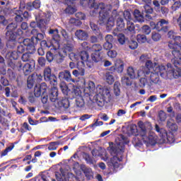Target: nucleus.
<instances>
[{
	"instance_id": "1",
	"label": "nucleus",
	"mask_w": 181,
	"mask_h": 181,
	"mask_svg": "<svg viewBox=\"0 0 181 181\" xmlns=\"http://www.w3.org/2000/svg\"><path fill=\"white\" fill-rule=\"evenodd\" d=\"M98 9H100L99 12V24L100 25H107V28L111 29L114 25H115V19L117 20V30L121 32L124 28H125V23L124 22V18H122L119 15L117 14V11L114 10L112 15L110 17V11L112 9L111 5L104 4L103 3H100L97 6Z\"/></svg>"
},
{
	"instance_id": "2",
	"label": "nucleus",
	"mask_w": 181,
	"mask_h": 181,
	"mask_svg": "<svg viewBox=\"0 0 181 181\" xmlns=\"http://www.w3.org/2000/svg\"><path fill=\"white\" fill-rule=\"evenodd\" d=\"M128 142H129V140L126 138L125 136L121 134L119 136L118 139H116L115 144H110L108 150L113 157L110 159L108 158V156H106L105 158H104V160L107 162V165L109 166L110 169L115 170L119 168L121 158H119L118 155H119L121 152H124V145H125V144H128Z\"/></svg>"
},
{
	"instance_id": "3",
	"label": "nucleus",
	"mask_w": 181,
	"mask_h": 181,
	"mask_svg": "<svg viewBox=\"0 0 181 181\" xmlns=\"http://www.w3.org/2000/svg\"><path fill=\"white\" fill-rule=\"evenodd\" d=\"M86 90H89L88 95H91L93 93H96L94 100L98 107H104L105 103L111 101V90L107 87L103 88V86H98L95 88L94 82L89 81Z\"/></svg>"
},
{
	"instance_id": "4",
	"label": "nucleus",
	"mask_w": 181,
	"mask_h": 181,
	"mask_svg": "<svg viewBox=\"0 0 181 181\" xmlns=\"http://www.w3.org/2000/svg\"><path fill=\"white\" fill-rule=\"evenodd\" d=\"M168 47L172 50V54L174 58L171 59V63L174 64L176 69L181 70V37L177 35L172 41L168 43Z\"/></svg>"
},
{
	"instance_id": "5",
	"label": "nucleus",
	"mask_w": 181,
	"mask_h": 181,
	"mask_svg": "<svg viewBox=\"0 0 181 181\" xmlns=\"http://www.w3.org/2000/svg\"><path fill=\"white\" fill-rule=\"evenodd\" d=\"M31 35H33L31 40L29 38H26L23 41L22 43V45L25 47L26 49L28 50V52H33L34 50H35V45H36L37 42L43 40L45 37L43 34L39 33L37 29L32 30Z\"/></svg>"
},
{
	"instance_id": "6",
	"label": "nucleus",
	"mask_w": 181,
	"mask_h": 181,
	"mask_svg": "<svg viewBox=\"0 0 181 181\" xmlns=\"http://www.w3.org/2000/svg\"><path fill=\"white\" fill-rule=\"evenodd\" d=\"M139 127L141 129L140 135L144 142H148L149 144H156V137L153 136V134H148L152 130V124L149 122L143 123L139 122Z\"/></svg>"
},
{
	"instance_id": "7",
	"label": "nucleus",
	"mask_w": 181,
	"mask_h": 181,
	"mask_svg": "<svg viewBox=\"0 0 181 181\" xmlns=\"http://www.w3.org/2000/svg\"><path fill=\"white\" fill-rule=\"evenodd\" d=\"M158 73L163 78H176L179 76V71L175 70L171 64H168L166 66L161 65L158 67Z\"/></svg>"
},
{
	"instance_id": "8",
	"label": "nucleus",
	"mask_w": 181,
	"mask_h": 181,
	"mask_svg": "<svg viewBox=\"0 0 181 181\" xmlns=\"http://www.w3.org/2000/svg\"><path fill=\"white\" fill-rule=\"evenodd\" d=\"M143 77L140 79L141 82L143 83L148 84H160V80H159V75L156 72H152L151 71H146L143 74Z\"/></svg>"
},
{
	"instance_id": "9",
	"label": "nucleus",
	"mask_w": 181,
	"mask_h": 181,
	"mask_svg": "<svg viewBox=\"0 0 181 181\" xmlns=\"http://www.w3.org/2000/svg\"><path fill=\"white\" fill-rule=\"evenodd\" d=\"M44 80L47 83H49L51 86H57V77L53 74H52V69L50 67H47L44 69L43 74Z\"/></svg>"
},
{
	"instance_id": "10",
	"label": "nucleus",
	"mask_w": 181,
	"mask_h": 181,
	"mask_svg": "<svg viewBox=\"0 0 181 181\" xmlns=\"http://www.w3.org/2000/svg\"><path fill=\"white\" fill-rule=\"evenodd\" d=\"M64 56L69 54V59L74 62V60H78V57L74 52H73V45L70 44L64 45V47L59 49Z\"/></svg>"
},
{
	"instance_id": "11",
	"label": "nucleus",
	"mask_w": 181,
	"mask_h": 181,
	"mask_svg": "<svg viewBox=\"0 0 181 181\" xmlns=\"http://www.w3.org/2000/svg\"><path fill=\"white\" fill-rule=\"evenodd\" d=\"M144 70H145V66H141L138 72L136 69H134L132 66H129L127 70V76L130 78H138V77H142L144 74Z\"/></svg>"
},
{
	"instance_id": "12",
	"label": "nucleus",
	"mask_w": 181,
	"mask_h": 181,
	"mask_svg": "<svg viewBox=\"0 0 181 181\" xmlns=\"http://www.w3.org/2000/svg\"><path fill=\"white\" fill-rule=\"evenodd\" d=\"M47 88V86L46 83H42L41 84H37L34 88V95L37 98H39L42 94L46 93V90Z\"/></svg>"
},
{
	"instance_id": "13",
	"label": "nucleus",
	"mask_w": 181,
	"mask_h": 181,
	"mask_svg": "<svg viewBox=\"0 0 181 181\" xmlns=\"http://www.w3.org/2000/svg\"><path fill=\"white\" fill-rule=\"evenodd\" d=\"M58 77L60 80H65L68 83H76V79L71 77V73L69 70L59 72Z\"/></svg>"
},
{
	"instance_id": "14",
	"label": "nucleus",
	"mask_w": 181,
	"mask_h": 181,
	"mask_svg": "<svg viewBox=\"0 0 181 181\" xmlns=\"http://www.w3.org/2000/svg\"><path fill=\"white\" fill-rule=\"evenodd\" d=\"M168 25H169L168 21L161 19L156 23V25H155V29L158 30V32H160V30H163V32H168L169 30Z\"/></svg>"
},
{
	"instance_id": "15",
	"label": "nucleus",
	"mask_w": 181,
	"mask_h": 181,
	"mask_svg": "<svg viewBox=\"0 0 181 181\" xmlns=\"http://www.w3.org/2000/svg\"><path fill=\"white\" fill-rule=\"evenodd\" d=\"M155 129L157 132L160 133V137L161 138L160 144H165V142H166V139L169 141V137L168 136V132H166V129L159 127V125L158 124L155 125Z\"/></svg>"
},
{
	"instance_id": "16",
	"label": "nucleus",
	"mask_w": 181,
	"mask_h": 181,
	"mask_svg": "<svg viewBox=\"0 0 181 181\" xmlns=\"http://www.w3.org/2000/svg\"><path fill=\"white\" fill-rule=\"evenodd\" d=\"M124 33L127 35L129 37H134L135 35V25L132 21L127 22V29L124 30Z\"/></svg>"
},
{
	"instance_id": "17",
	"label": "nucleus",
	"mask_w": 181,
	"mask_h": 181,
	"mask_svg": "<svg viewBox=\"0 0 181 181\" xmlns=\"http://www.w3.org/2000/svg\"><path fill=\"white\" fill-rule=\"evenodd\" d=\"M57 108H64V110H67L70 107V102L66 98H62L59 99L57 103L55 105Z\"/></svg>"
},
{
	"instance_id": "18",
	"label": "nucleus",
	"mask_w": 181,
	"mask_h": 181,
	"mask_svg": "<svg viewBox=\"0 0 181 181\" xmlns=\"http://www.w3.org/2000/svg\"><path fill=\"white\" fill-rule=\"evenodd\" d=\"M7 66L8 67H11L13 70H18V71H22L23 64H22V62L18 61V62H12V61H8L7 63Z\"/></svg>"
},
{
	"instance_id": "19",
	"label": "nucleus",
	"mask_w": 181,
	"mask_h": 181,
	"mask_svg": "<svg viewBox=\"0 0 181 181\" xmlns=\"http://www.w3.org/2000/svg\"><path fill=\"white\" fill-rule=\"evenodd\" d=\"M35 61H31V62L27 63L24 66H23L22 71H23L24 74L25 76H28V74H30V73H32V70H33V67H35Z\"/></svg>"
},
{
	"instance_id": "20",
	"label": "nucleus",
	"mask_w": 181,
	"mask_h": 181,
	"mask_svg": "<svg viewBox=\"0 0 181 181\" xmlns=\"http://www.w3.org/2000/svg\"><path fill=\"white\" fill-rule=\"evenodd\" d=\"M66 55L60 49H54V59L57 63H62Z\"/></svg>"
},
{
	"instance_id": "21",
	"label": "nucleus",
	"mask_w": 181,
	"mask_h": 181,
	"mask_svg": "<svg viewBox=\"0 0 181 181\" xmlns=\"http://www.w3.org/2000/svg\"><path fill=\"white\" fill-rule=\"evenodd\" d=\"M104 53L103 52H93L91 54V59L93 62H95V63H98L99 62H103L104 60Z\"/></svg>"
},
{
	"instance_id": "22",
	"label": "nucleus",
	"mask_w": 181,
	"mask_h": 181,
	"mask_svg": "<svg viewBox=\"0 0 181 181\" xmlns=\"http://www.w3.org/2000/svg\"><path fill=\"white\" fill-rule=\"evenodd\" d=\"M75 36L78 40H86L88 37V34L83 30H78L75 32Z\"/></svg>"
},
{
	"instance_id": "23",
	"label": "nucleus",
	"mask_w": 181,
	"mask_h": 181,
	"mask_svg": "<svg viewBox=\"0 0 181 181\" xmlns=\"http://www.w3.org/2000/svg\"><path fill=\"white\" fill-rule=\"evenodd\" d=\"M49 33V35H52V39H54L55 42H57L58 47H60V46L59 45V42H60V35H59V30L50 29Z\"/></svg>"
},
{
	"instance_id": "24",
	"label": "nucleus",
	"mask_w": 181,
	"mask_h": 181,
	"mask_svg": "<svg viewBox=\"0 0 181 181\" xmlns=\"http://www.w3.org/2000/svg\"><path fill=\"white\" fill-rule=\"evenodd\" d=\"M6 59H9L11 60H18L19 58V53L16 51H9L6 54Z\"/></svg>"
},
{
	"instance_id": "25",
	"label": "nucleus",
	"mask_w": 181,
	"mask_h": 181,
	"mask_svg": "<svg viewBox=\"0 0 181 181\" xmlns=\"http://www.w3.org/2000/svg\"><path fill=\"white\" fill-rule=\"evenodd\" d=\"M167 127L168 129H170V131H177V124H176L173 119H169L167 121Z\"/></svg>"
},
{
	"instance_id": "26",
	"label": "nucleus",
	"mask_w": 181,
	"mask_h": 181,
	"mask_svg": "<svg viewBox=\"0 0 181 181\" xmlns=\"http://www.w3.org/2000/svg\"><path fill=\"white\" fill-rule=\"evenodd\" d=\"M6 76L8 77L9 80H11V81H15V80H16V72L14 71L13 69L8 68Z\"/></svg>"
},
{
	"instance_id": "27",
	"label": "nucleus",
	"mask_w": 181,
	"mask_h": 181,
	"mask_svg": "<svg viewBox=\"0 0 181 181\" xmlns=\"http://www.w3.org/2000/svg\"><path fill=\"white\" fill-rule=\"evenodd\" d=\"M157 66H158V63L156 62L152 63V61L148 59L146 62V68H145V70H144L143 71H144V73H146V71H151V69H155V67H156Z\"/></svg>"
},
{
	"instance_id": "28",
	"label": "nucleus",
	"mask_w": 181,
	"mask_h": 181,
	"mask_svg": "<svg viewBox=\"0 0 181 181\" xmlns=\"http://www.w3.org/2000/svg\"><path fill=\"white\" fill-rule=\"evenodd\" d=\"M72 74L75 77H79V76H83L86 74V69H84V68H78V69H74L72 71Z\"/></svg>"
},
{
	"instance_id": "29",
	"label": "nucleus",
	"mask_w": 181,
	"mask_h": 181,
	"mask_svg": "<svg viewBox=\"0 0 181 181\" xmlns=\"http://www.w3.org/2000/svg\"><path fill=\"white\" fill-rule=\"evenodd\" d=\"M134 16L137 22H140L141 23L144 22V16L141 14V11L139 10H134Z\"/></svg>"
},
{
	"instance_id": "30",
	"label": "nucleus",
	"mask_w": 181,
	"mask_h": 181,
	"mask_svg": "<svg viewBox=\"0 0 181 181\" xmlns=\"http://www.w3.org/2000/svg\"><path fill=\"white\" fill-rule=\"evenodd\" d=\"M58 181H74V175L72 173H68L66 175L62 174Z\"/></svg>"
},
{
	"instance_id": "31",
	"label": "nucleus",
	"mask_w": 181,
	"mask_h": 181,
	"mask_svg": "<svg viewBox=\"0 0 181 181\" xmlns=\"http://www.w3.org/2000/svg\"><path fill=\"white\" fill-rule=\"evenodd\" d=\"M57 95H58L57 89H56V88H54V89L49 93L50 101H52V103H56V100H57Z\"/></svg>"
},
{
	"instance_id": "32",
	"label": "nucleus",
	"mask_w": 181,
	"mask_h": 181,
	"mask_svg": "<svg viewBox=\"0 0 181 181\" xmlns=\"http://www.w3.org/2000/svg\"><path fill=\"white\" fill-rule=\"evenodd\" d=\"M82 170L88 179H91L93 177V170H91V168L83 167Z\"/></svg>"
},
{
	"instance_id": "33",
	"label": "nucleus",
	"mask_w": 181,
	"mask_h": 181,
	"mask_svg": "<svg viewBox=\"0 0 181 181\" xmlns=\"http://www.w3.org/2000/svg\"><path fill=\"white\" fill-rule=\"evenodd\" d=\"M21 59L25 62H29V63H32V61L35 62V60H33V58H32V54L30 53L23 54L21 57Z\"/></svg>"
},
{
	"instance_id": "34",
	"label": "nucleus",
	"mask_w": 181,
	"mask_h": 181,
	"mask_svg": "<svg viewBox=\"0 0 181 181\" xmlns=\"http://www.w3.org/2000/svg\"><path fill=\"white\" fill-rule=\"evenodd\" d=\"M104 39V37L103 36V34L99 33L98 37L95 35H92L90 38V43H98L100 40H103Z\"/></svg>"
},
{
	"instance_id": "35",
	"label": "nucleus",
	"mask_w": 181,
	"mask_h": 181,
	"mask_svg": "<svg viewBox=\"0 0 181 181\" xmlns=\"http://www.w3.org/2000/svg\"><path fill=\"white\" fill-rule=\"evenodd\" d=\"M78 56V59H81V60H82V63L83 62H87L88 60V53H87V52L86 51H81L79 55Z\"/></svg>"
},
{
	"instance_id": "36",
	"label": "nucleus",
	"mask_w": 181,
	"mask_h": 181,
	"mask_svg": "<svg viewBox=\"0 0 181 181\" xmlns=\"http://www.w3.org/2000/svg\"><path fill=\"white\" fill-rule=\"evenodd\" d=\"M151 39L153 42H159L162 39V35L160 33L153 31L151 33Z\"/></svg>"
},
{
	"instance_id": "37",
	"label": "nucleus",
	"mask_w": 181,
	"mask_h": 181,
	"mask_svg": "<svg viewBox=\"0 0 181 181\" xmlns=\"http://www.w3.org/2000/svg\"><path fill=\"white\" fill-rule=\"evenodd\" d=\"M131 37V40L129 42V49H132V50H135L136 47H138V42L135 40H134V36Z\"/></svg>"
},
{
	"instance_id": "38",
	"label": "nucleus",
	"mask_w": 181,
	"mask_h": 181,
	"mask_svg": "<svg viewBox=\"0 0 181 181\" xmlns=\"http://www.w3.org/2000/svg\"><path fill=\"white\" fill-rule=\"evenodd\" d=\"M92 52L94 53H102L101 50H103V47L100 44H95L91 47Z\"/></svg>"
},
{
	"instance_id": "39",
	"label": "nucleus",
	"mask_w": 181,
	"mask_h": 181,
	"mask_svg": "<svg viewBox=\"0 0 181 181\" xmlns=\"http://www.w3.org/2000/svg\"><path fill=\"white\" fill-rule=\"evenodd\" d=\"M120 86L119 82H115L114 84V93L117 97L121 94V89H119Z\"/></svg>"
},
{
	"instance_id": "40",
	"label": "nucleus",
	"mask_w": 181,
	"mask_h": 181,
	"mask_svg": "<svg viewBox=\"0 0 181 181\" xmlns=\"http://www.w3.org/2000/svg\"><path fill=\"white\" fill-rule=\"evenodd\" d=\"M61 34L62 35L63 37L66 40V42H71L73 40V37L69 36V34L67 33V31L66 30L62 29L61 30Z\"/></svg>"
},
{
	"instance_id": "41",
	"label": "nucleus",
	"mask_w": 181,
	"mask_h": 181,
	"mask_svg": "<svg viewBox=\"0 0 181 181\" xmlns=\"http://www.w3.org/2000/svg\"><path fill=\"white\" fill-rule=\"evenodd\" d=\"M16 16L14 18L16 22H22L23 21V16H22V11L18 10L15 13Z\"/></svg>"
},
{
	"instance_id": "42",
	"label": "nucleus",
	"mask_w": 181,
	"mask_h": 181,
	"mask_svg": "<svg viewBox=\"0 0 181 181\" xmlns=\"http://www.w3.org/2000/svg\"><path fill=\"white\" fill-rule=\"evenodd\" d=\"M6 37L8 40V42L16 40V35L13 33V32H6Z\"/></svg>"
},
{
	"instance_id": "43",
	"label": "nucleus",
	"mask_w": 181,
	"mask_h": 181,
	"mask_svg": "<svg viewBox=\"0 0 181 181\" xmlns=\"http://www.w3.org/2000/svg\"><path fill=\"white\" fill-rule=\"evenodd\" d=\"M49 21H45V19L41 18L39 21H37V28L40 29H45L46 28V25H47V22Z\"/></svg>"
},
{
	"instance_id": "44",
	"label": "nucleus",
	"mask_w": 181,
	"mask_h": 181,
	"mask_svg": "<svg viewBox=\"0 0 181 181\" xmlns=\"http://www.w3.org/2000/svg\"><path fill=\"white\" fill-rule=\"evenodd\" d=\"M76 104L78 107H82L84 105V100L83 99V96L78 95L76 99Z\"/></svg>"
},
{
	"instance_id": "45",
	"label": "nucleus",
	"mask_w": 181,
	"mask_h": 181,
	"mask_svg": "<svg viewBox=\"0 0 181 181\" xmlns=\"http://www.w3.org/2000/svg\"><path fill=\"white\" fill-rule=\"evenodd\" d=\"M105 78H106L107 83L109 84H112V83H114V81H115L114 76L110 72L106 73Z\"/></svg>"
},
{
	"instance_id": "46",
	"label": "nucleus",
	"mask_w": 181,
	"mask_h": 181,
	"mask_svg": "<svg viewBox=\"0 0 181 181\" xmlns=\"http://www.w3.org/2000/svg\"><path fill=\"white\" fill-rule=\"evenodd\" d=\"M57 145H60V142L54 141V142L49 143L48 146L49 151H56V149H57Z\"/></svg>"
},
{
	"instance_id": "47",
	"label": "nucleus",
	"mask_w": 181,
	"mask_h": 181,
	"mask_svg": "<svg viewBox=\"0 0 181 181\" xmlns=\"http://www.w3.org/2000/svg\"><path fill=\"white\" fill-rule=\"evenodd\" d=\"M136 40L139 43H145L146 42V40H148L146 38V35L141 34L137 35Z\"/></svg>"
},
{
	"instance_id": "48",
	"label": "nucleus",
	"mask_w": 181,
	"mask_h": 181,
	"mask_svg": "<svg viewBox=\"0 0 181 181\" xmlns=\"http://www.w3.org/2000/svg\"><path fill=\"white\" fill-rule=\"evenodd\" d=\"M8 74V69H6V65L5 64L4 65H0V76L1 77H4L6 76Z\"/></svg>"
},
{
	"instance_id": "49",
	"label": "nucleus",
	"mask_w": 181,
	"mask_h": 181,
	"mask_svg": "<svg viewBox=\"0 0 181 181\" xmlns=\"http://www.w3.org/2000/svg\"><path fill=\"white\" fill-rule=\"evenodd\" d=\"M52 52H54V50L49 51L47 52V54H46V59L47 62H49V63H52V62L54 60V55L53 54Z\"/></svg>"
},
{
	"instance_id": "50",
	"label": "nucleus",
	"mask_w": 181,
	"mask_h": 181,
	"mask_svg": "<svg viewBox=\"0 0 181 181\" xmlns=\"http://www.w3.org/2000/svg\"><path fill=\"white\" fill-rule=\"evenodd\" d=\"M166 113L163 112V110H160L158 112V119L160 121V122H165L166 121Z\"/></svg>"
},
{
	"instance_id": "51",
	"label": "nucleus",
	"mask_w": 181,
	"mask_h": 181,
	"mask_svg": "<svg viewBox=\"0 0 181 181\" xmlns=\"http://www.w3.org/2000/svg\"><path fill=\"white\" fill-rule=\"evenodd\" d=\"M16 28H18V24L15 23H11L8 24L6 27L7 32H13Z\"/></svg>"
},
{
	"instance_id": "52",
	"label": "nucleus",
	"mask_w": 181,
	"mask_h": 181,
	"mask_svg": "<svg viewBox=\"0 0 181 181\" xmlns=\"http://www.w3.org/2000/svg\"><path fill=\"white\" fill-rule=\"evenodd\" d=\"M124 19L127 21V22H131L132 21V16H131V13L128 11H124L122 13Z\"/></svg>"
},
{
	"instance_id": "53",
	"label": "nucleus",
	"mask_w": 181,
	"mask_h": 181,
	"mask_svg": "<svg viewBox=\"0 0 181 181\" xmlns=\"http://www.w3.org/2000/svg\"><path fill=\"white\" fill-rule=\"evenodd\" d=\"M122 83L124 86H132V82L131 81L129 77L123 76L122 77Z\"/></svg>"
},
{
	"instance_id": "54",
	"label": "nucleus",
	"mask_w": 181,
	"mask_h": 181,
	"mask_svg": "<svg viewBox=\"0 0 181 181\" xmlns=\"http://www.w3.org/2000/svg\"><path fill=\"white\" fill-rule=\"evenodd\" d=\"M82 156H83V158L85 159V160L87 162V163H90V164L94 163V161L93 160V159L91 158V157H90V156L88 155V153H83Z\"/></svg>"
},
{
	"instance_id": "55",
	"label": "nucleus",
	"mask_w": 181,
	"mask_h": 181,
	"mask_svg": "<svg viewBox=\"0 0 181 181\" xmlns=\"http://www.w3.org/2000/svg\"><path fill=\"white\" fill-rule=\"evenodd\" d=\"M141 32L144 33V35H150L151 32V27H149L148 25H144L141 28Z\"/></svg>"
},
{
	"instance_id": "56",
	"label": "nucleus",
	"mask_w": 181,
	"mask_h": 181,
	"mask_svg": "<svg viewBox=\"0 0 181 181\" xmlns=\"http://www.w3.org/2000/svg\"><path fill=\"white\" fill-rule=\"evenodd\" d=\"M35 84V79L33 78V76H29L28 80H27V86L29 88H32Z\"/></svg>"
},
{
	"instance_id": "57",
	"label": "nucleus",
	"mask_w": 181,
	"mask_h": 181,
	"mask_svg": "<svg viewBox=\"0 0 181 181\" xmlns=\"http://www.w3.org/2000/svg\"><path fill=\"white\" fill-rule=\"evenodd\" d=\"M31 76H33V78L36 80L37 83H40V81H42L43 79V76L40 74H33L31 75Z\"/></svg>"
},
{
	"instance_id": "58",
	"label": "nucleus",
	"mask_w": 181,
	"mask_h": 181,
	"mask_svg": "<svg viewBox=\"0 0 181 181\" xmlns=\"http://www.w3.org/2000/svg\"><path fill=\"white\" fill-rule=\"evenodd\" d=\"M90 28L93 30V32L95 33V35H97V33H100V30L98 29V26L95 25V23L91 22L90 23Z\"/></svg>"
},
{
	"instance_id": "59",
	"label": "nucleus",
	"mask_w": 181,
	"mask_h": 181,
	"mask_svg": "<svg viewBox=\"0 0 181 181\" xmlns=\"http://www.w3.org/2000/svg\"><path fill=\"white\" fill-rule=\"evenodd\" d=\"M117 40L119 45H125V35H124V34H119L117 36Z\"/></svg>"
},
{
	"instance_id": "60",
	"label": "nucleus",
	"mask_w": 181,
	"mask_h": 181,
	"mask_svg": "<svg viewBox=\"0 0 181 181\" xmlns=\"http://www.w3.org/2000/svg\"><path fill=\"white\" fill-rule=\"evenodd\" d=\"M69 23H71V25H74L75 26H80V25H81V22L79 20H76L74 18L69 19Z\"/></svg>"
},
{
	"instance_id": "61",
	"label": "nucleus",
	"mask_w": 181,
	"mask_h": 181,
	"mask_svg": "<svg viewBox=\"0 0 181 181\" xmlns=\"http://www.w3.org/2000/svg\"><path fill=\"white\" fill-rule=\"evenodd\" d=\"M130 134H132V135H134V136H136V135H138V129L136 128V125L130 127Z\"/></svg>"
},
{
	"instance_id": "62",
	"label": "nucleus",
	"mask_w": 181,
	"mask_h": 181,
	"mask_svg": "<svg viewBox=\"0 0 181 181\" xmlns=\"http://www.w3.org/2000/svg\"><path fill=\"white\" fill-rule=\"evenodd\" d=\"M180 6H181L180 1H177L173 4L171 8L173 11H177V9L180 8Z\"/></svg>"
},
{
	"instance_id": "63",
	"label": "nucleus",
	"mask_w": 181,
	"mask_h": 181,
	"mask_svg": "<svg viewBox=\"0 0 181 181\" xmlns=\"http://www.w3.org/2000/svg\"><path fill=\"white\" fill-rule=\"evenodd\" d=\"M16 40L13 41H8L7 42V47H9V49H15L16 47Z\"/></svg>"
},
{
	"instance_id": "64",
	"label": "nucleus",
	"mask_w": 181,
	"mask_h": 181,
	"mask_svg": "<svg viewBox=\"0 0 181 181\" xmlns=\"http://www.w3.org/2000/svg\"><path fill=\"white\" fill-rule=\"evenodd\" d=\"M149 60V56L148 54H142L140 58L139 61L141 63H146Z\"/></svg>"
}]
</instances>
